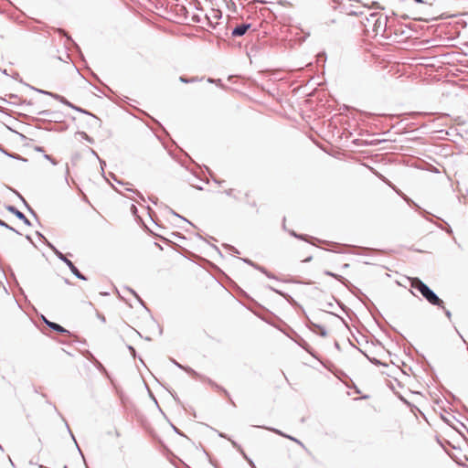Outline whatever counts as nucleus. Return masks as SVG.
I'll use <instances>...</instances> for the list:
<instances>
[{"label":"nucleus","mask_w":468,"mask_h":468,"mask_svg":"<svg viewBox=\"0 0 468 468\" xmlns=\"http://www.w3.org/2000/svg\"><path fill=\"white\" fill-rule=\"evenodd\" d=\"M411 288L419 292L421 296L432 306L442 307L443 300L423 281L420 278H413L411 281Z\"/></svg>","instance_id":"nucleus-1"},{"label":"nucleus","mask_w":468,"mask_h":468,"mask_svg":"<svg viewBox=\"0 0 468 468\" xmlns=\"http://www.w3.org/2000/svg\"><path fill=\"white\" fill-rule=\"evenodd\" d=\"M388 16H386L384 18V22L381 20V16L377 17L373 23L372 30L375 33V35H380L382 37L386 39H389L391 37V35L388 33Z\"/></svg>","instance_id":"nucleus-2"},{"label":"nucleus","mask_w":468,"mask_h":468,"mask_svg":"<svg viewBox=\"0 0 468 468\" xmlns=\"http://www.w3.org/2000/svg\"><path fill=\"white\" fill-rule=\"evenodd\" d=\"M406 201L409 204V206H410L412 208H414L420 214V217H422L424 219H426L429 222H433L431 218L435 217V215H433L430 211L426 210L425 208L421 207L418 203H416L413 199H411L410 197H408L406 199Z\"/></svg>","instance_id":"nucleus-3"},{"label":"nucleus","mask_w":468,"mask_h":468,"mask_svg":"<svg viewBox=\"0 0 468 468\" xmlns=\"http://www.w3.org/2000/svg\"><path fill=\"white\" fill-rule=\"evenodd\" d=\"M204 382H207L211 388H213L216 391L221 393L224 395V397L233 405L236 406L233 402L231 396L229 392L221 385L218 384L216 381L211 379L210 378L207 377L203 380Z\"/></svg>","instance_id":"nucleus-4"},{"label":"nucleus","mask_w":468,"mask_h":468,"mask_svg":"<svg viewBox=\"0 0 468 468\" xmlns=\"http://www.w3.org/2000/svg\"><path fill=\"white\" fill-rule=\"evenodd\" d=\"M259 428H261V429H264V430H267V431H272L273 433L277 434V435H280L283 438H286L292 441H294L295 443H297L298 445H300L301 447L305 448L304 444L297 438L290 435V434H287L285 432H283L282 431L279 430V429H276V428H273V427H268V426H258Z\"/></svg>","instance_id":"nucleus-5"},{"label":"nucleus","mask_w":468,"mask_h":468,"mask_svg":"<svg viewBox=\"0 0 468 468\" xmlns=\"http://www.w3.org/2000/svg\"><path fill=\"white\" fill-rule=\"evenodd\" d=\"M5 208L11 214H13L16 218L21 220L26 226H32L31 221L25 216L23 212H21L14 205H5Z\"/></svg>","instance_id":"nucleus-6"},{"label":"nucleus","mask_w":468,"mask_h":468,"mask_svg":"<svg viewBox=\"0 0 468 468\" xmlns=\"http://www.w3.org/2000/svg\"><path fill=\"white\" fill-rule=\"evenodd\" d=\"M307 328L313 333L319 335L322 337L327 336L328 333L326 328L320 324L313 322L311 319H308Z\"/></svg>","instance_id":"nucleus-7"},{"label":"nucleus","mask_w":468,"mask_h":468,"mask_svg":"<svg viewBox=\"0 0 468 468\" xmlns=\"http://www.w3.org/2000/svg\"><path fill=\"white\" fill-rule=\"evenodd\" d=\"M41 317L45 324L52 331L63 335H70V332L62 325H60L59 324L48 320L44 315H42Z\"/></svg>","instance_id":"nucleus-8"},{"label":"nucleus","mask_w":468,"mask_h":468,"mask_svg":"<svg viewBox=\"0 0 468 468\" xmlns=\"http://www.w3.org/2000/svg\"><path fill=\"white\" fill-rule=\"evenodd\" d=\"M252 27L251 23H243L236 26L231 30V37H239L244 36L247 31Z\"/></svg>","instance_id":"nucleus-9"},{"label":"nucleus","mask_w":468,"mask_h":468,"mask_svg":"<svg viewBox=\"0 0 468 468\" xmlns=\"http://www.w3.org/2000/svg\"><path fill=\"white\" fill-rule=\"evenodd\" d=\"M63 262L68 266V268L69 269L70 272L77 279H80L81 281H88L89 280L88 276H86L82 272H80V270L76 267V265L70 260H69L67 258V259H65V261Z\"/></svg>","instance_id":"nucleus-10"},{"label":"nucleus","mask_w":468,"mask_h":468,"mask_svg":"<svg viewBox=\"0 0 468 468\" xmlns=\"http://www.w3.org/2000/svg\"><path fill=\"white\" fill-rule=\"evenodd\" d=\"M434 218L441 221V224H436V226L439 229H441V230H443L444 232H446L447 234H449L452 238L453 241L459 247H461V245L459 243H457V240L453 235V230H452V227L450 226V224L447 221H445L443 218H441L440 217L435 216Z\"/></svg>","instance_id":"nucleus-11"},{"label":"nucleus","mask_w":468,"mask_h":468,"mask_svg":"<svg viewBox=\"0 0 468 468\" xmlns=\"http://www.w3.org/2000/svg\"><path fill=\"white\" fill-rule=\"evenodd\" d=\"M324 274L326 275V276H329V277H332L335 280H337L338 282H340L344 286L346 287H349V286H353L351 284V282L346 279L345 278L344 276L340 275V274H337L335 272H333L331 271H328V270H325L324 271Z\"/></svg>","instance_id":"nucleus-12"},{"label":"nucleus","mask_w":468,"mask_h":468,"mask_svg":"<svg viewBox=\"0 0 468 468\" xmlns=\"http://www.w3.org/2000/svg\"><path fill=\"white\" fill-rule=\"evenodd\" d=\"M0 152L2 154H4L5 155L12 158V159H15V160H17V161H21L23 163H27L28 162V159L16 154V153H14V152H10L8 151L7 149H5L2 144H0Z\"/></svg>","instance_id":"nucleus-13"},{"label":"nucleus","mask_w":468,"mask_h":468,"mask_svg":"<svg viewBox=\"0 0 468 468\" xmlns=\"http://www.w3.org/2000/svg\"><path fill=\"white\" fill-rule=\"evenodd\" d=\"M294 342L301 346L304 351L310 354L312 356L315 357V354L311 346L299 335H297V339Z\"/></svg>","instance_id":"nucleus-14"},{"label":"nucleus","mask_w":468,"mask_h":468,"mask_svg":"<svg viewBox=\"0 0 468 468\" xmlns=\"http://www.w3.org/2000/svg\"><path fill=\"white\" fill-rule=\"evenodd\" d=\"M285 220H286V218H283L282 228H283L284 230H286L292 237H293V238H295L297 239L308 241V239L311 238L310 236H308L306 234L297 233L293 229H287L286 226H285Z\"/></svg>","instance_id":"nucleus-15"},{"label":"nucleus","mask_w":468,"mask_h":468,"mask_svg":"<svg viewBox=\"0 0 468 468\" xmlns=\"http://www.w3.org/2000/svg\"><path fill=\"white\" fill-rule=\"evenodd\" d=\"M181 369L184 370L185 372H186L188 375H190L193 378L199 379V380L203 381L206 378L205 375L198 373L197 371H196L189 366L183 365V368H181Z\"/></svg>","instance_id":"nucleus-16"},{"label":"nucleus","mask_w":468,"mask_h":468,"mask_svg":"<svg viewBox=\"0 0 468 468\" xmlns=\"http://www.w3.org/2000/svg\"><path fill=\"white\" fill-rule=\"evenodd\" d=\"M87 115L91 118L90 121L88 122L89 127L100 128L101 126L102 122L97 115H95L91 112H90V114H87Z\"/></svg>","instance_id":"nucleus-17"},{"label":"nucleus","mask_w":468,"mask_h":468,"mask_svg":"<svg viewBox=\"0 0 468 468\" xmlns=\"http://www.w3.org/2000/svg\"><path fill=\"white\" fill-rule=\"evenodd\" d=\"M395 394L399 398V399L410 410L412 413H415L416 410H420V409L416 405H414L407 399H405L400 393L395 392Z\"/></svg>","instance_id":"nucleus-18"},{"label":"nucleus","mask_w":468,"mask_h":468,"mask_svg":"<svg viewBox=\"0 0 468 468\" xmlns=\"http://www.w3.org/2000/svg\"><path fill=\"white\" fill-rule=\"evenodd\" d=\"M360 353H362L367 358V360L372 363L373 365L375 366H381V367H388L387 363L385 362H382L381 360L376 358V357H371L369 356L365 351H363L361 348H358L356 346H355Z\"/></svg>","instance_id":"nucleus-19"},{"label":"nucleus","mask_w":468,"mask_h":468,"mask_svg":"<svg viewBox=\"0 0 468 468\" xmlns=\"http://www.w3.org/2000/svg\"><path fill=\"white\" fill-rule=\"evenodd\" d=\"M178 80L180 82H182L184 84H190V83L201 81L203 80V78H199L197 76L188 77L186 75H181V76H179Z\"/></svg>","instance_id":"nucleus-20"},{"label":"nucleus","mask_w":468,"mask_h":468,"mask_svg":"<svg viewBox=\"0 0 468 468\" xmlns=\"http://www.w3.org/2000/svg\"><path fill=\"white\" fill-rule=\"evenodd\" d=\"M48 243V248H49L53 251V253L58 257V259L63 262L65 259H67V257L52 242Z\"/></svg>","instance_id":"nucleus-21"},{"label":"nucleus","mask_w":468,"mask_h":468,"mask_svg":"<svg viewBox=\"0 0 468 468\" xmlns=\"http://www.w3.org/2000/svg\"><path fill=\"white\" fill-rule=\"evenodd\" d=\"M125 289L127 291H129L137 300L138 302L140 303V304L148 312L150 313V309L147 307L145 302L144 300L141 299V297L139 296V294L131 287H128L126 286Z\"/></svg>","instance_id":"nucleus-22"},{"label":"nucleus","mask_w":468,"mask_h":468,"mask_svg":"<svg viewBox=\"0 0 468 468\" xmlns=\"http://www.w3.org/2000/svg\"><path fill=\"white\" fill-rule=\"evenodd\" d=\"M64 105H67L68 107L71 108L72 110L76 111V112H79L80 113H83V114H90V111L84 109V108H81L78 105H75L73 104L72 102H70L69 101L67 100L66 103H63Z\"/></svg>","instance_id":"nucleus-23"},{"label":"nucleus","mask_w":468,"mask_h":468,"mask_svg":"<svg viewBox=\"0 0 468 468\" xmlns=\"http://www.w3.org/2000/svg\"><path fill=\"white\" fill-rule=\"evenodd\" d=\"M62 420H63V421L65 422V426H66V428H67V430H68V431H69V435H70V437H71L72 441H74V443H75V445H76V447H77V449H78V451H79L80 454V455H81V457L84 459V455H83V453H82V451L80 450V448L79 447V445H78V443H77V441H76L75 435L73 434V432H72V431L70 430V428H69V426L68 422L66 421V420H65L63 417H62Z\"/></svg>","instance_id":"nucleus-24"},{"label":"nucleus","mask_w":468,"mask_h":468,"mask_svg":"<svg viewBox=\"0 0 468 468\" xmlns=\"http://www.w3.org/2000/svg\"><path fill=\"white\" fill-rule=\"evenodd\" d=\"M282 298H283L287 303H289L292 307H294L295 309H296L298 306H300V303H299L297 301H295V300L293 299V297H292L291 294H289V293H287V292H284V293L282 294Z\"/></svg>","instance_id":"nucleus-25"},{"label":"nucleus","mask_w":468,"mask_h":468,"mask_svg":"<svg viewBox=\"0 0 468 468\" xmlns=\"http://www.w3.org/2000/svg\"><path fill=\"white\" fill-rule=\"evenodd\" d=\"M204 167H205L206 171L208 173L211 180L215 184H217L218 186H221L224 183V180L218 179V177L215 176L214 173L212 172V170L208 166L204 165Z\"/></svg>","instance_id":"nucleus-26"},{"label":"nucleus","mask_w":468,"mask_h":468,"mask_svg":"<svg viewBox=\"0 0 468 468\" xmlns=\"http://www.w3.org/2000/svg\"><path fill=\"white\" fill-rule=\"evenodd\" d=\"M94 367L103 375L109 378V373L106 369V367L97 359H95L93 362Z\"/></svg>","instance_id":"nucleus-27"},{"label":"nucleus","mask_w":468,"mask_h":468,"mask_svg":"<svg viewBox=\"0 0 468 468\" xmlns=\"http://www.w3.org/2000/svg\"><path fill=\"white\" fill-rule=\"evenodd\" d=\"M164 417L167 420L169 425L171 426L172 430L174 431L175 433H176L177 435L181 436V437H184V438H186L187 440H190L182 431H180L176 426H175L169 420L168 418L166 417V415L165 414Z\"/></svg>","instance_id":"nucleus-28"},{"label":"nucleus","mask_w":468,"mask_h":468,"mask_svg":"<svg viewBox=\"0 0 468 468\" xmlns=\"http://www.w3.org/2000/svg\"><path fill=\"white\" fill-rule=\"evenodd\" d=\"M259 271L263 273L266 277H268L269 279H274V280H278V278L272 274L271 272H270L264 266L261 265L260 266V269H259Z\"/></svg>","instance_id":"nucleus-29"},{"label":"nucleus","mask_w":468,"mask_h":468,"mask_svg":"<svg viewBox=\"0 0 468 468\" xmlns=\"http://www.w3.org/2000/svg\"><path fill=\"white\" fill-rule=\"evenodd\" d=\"M0 227L5 228L12 232H15L17 235H21V233L17 229H16L15 228H13L12 226L7 224L5 221H4L1 218H0Z\"/></svg>","instance_id":"nucleus-30"},{"label":"nucleus","mask_w":468,"mask_h":468,"mask_svg":"<svg viewBox=\"0 0 468 468\" xmlns=\"http://www.w3.org/2000/svg\"><path fill=\"white\" fill-rule=\"evenodd\" d=\"M77 134L80 135V137L89 144H94V139L91 136H90L87 133L83 131H79Z\"/></svg>","instance_id":"nucleus-31"},{"label":"nucleus","mask_w":468,"mask_h":468,"mask_svg":"<svg viewBox=\"0 0 468 468\" xmlns=\"http://www.w3.org/2000/svg\"><path fill=\"white\" fill-rule=\"evenodd\" d=\"M241 456L243 457V459L248 463V464L251 467V468H256V465H255V463L253 462V460L248 456V454L244 452H242L241 453Z\"/></svg>","instance_id":"nucleus-32"},{"label":"nucleus","mask_w":468,"mask_h":468,"mask_svg":"<svg viewBox=\"0 0 468 468\" xmlns=\"http://www.w3.org/2000/svg\"><path fill=\"white\" fill-rule=\"evenodd\" d=\"M126 190L135 194L138 197L140 201H142L144 203L146 202V199L144 197V195L141 192H139L137 189H135V188H126Z\"/></svg>","instance_id":"nucleus-33"},{"label":"nucleus","mask_w":468,"mask_h":468,"mask_svg":"<svg viewBox=\"0 0 468 468\" xmlns=\"http://www.w3.org/2000/svg\"><path fill=\"white\" fill-rule=\"evenodd\" d=\"M35 235L37 237V239L43 242L44 245H46L48 247V242H50L45 236L42 232L37 230L35 232Z\"/></svg>","instance_id":"nucleus-34"},{"label":"nucleus","mask_w":468,"mask_h":468,"mask_svg":"<svg viewBox=\"0 0 468 468\" xmlns=\"http://www.w3.org/2000/svg\"><path fill=\"white\" fill-rule=\"evenodd\" d=\"M147 390H148V394H149V397L151 398V399L154 402V404L156 405V407L158 408L160 412L163 415H165L164 411L162 410V409L160 408V406L158 404V401H157L156 398L154 397V395L153 394V392L151 391V389L148 387H147Z\"/></svg>","instance_id":"nucleus-35"},{"label":"nucleus","mask_w":468,"mask_h":468,"mask_svg":"<svg viewBox=\"0 0 468 468\" xmlns=\"http://www.w3.org/2000/svg\"><path fill=\"white\" fill-rule=\"evenodd\" d=\"M27 210L37 221L38 225L41 226V223L39 221V218H38L37 212L33 209V207L31 206H28L27 207Z\"/></svg>","instance_id":"nucleus-36"},{"label":"nucleus","mask_w":468,"mask_h":468,"mask_svg":"<svg viewBox=\"0 0 468 468\" xmlns=\"http://www.w3.org/2000/svg\"><path fill=\"white\" fill-rule=\"evenodd\" d=\"M27 210L37 221L38 225L41 226V223L39 221V218H38L37 212L33 209V207L31 206H28L27 207Z\"/></svg>","instance_id":"nucleus-37"},{"label":"nucleus","mask_w":468,"mask_h":468,"mask_svg":"<svg viewBox=\"0 0 468 468\" xmlns=\"http://www.w3.org/2000/svg\"><path fill=\"white\" fill-rule=\"evenodd\" d=\"M49 96L52 97L53 99L58 101L62 104L66 103V101H67V99L64 96L59 95L58 93L51 92V95H49Z\"/></svg>","instance_id":"nucleus-38"},{"label":"nucleus","mask_w":468,"mask_h":468,"mask_svg":"<svg viewBox=\"0 0 468 468\" xmlns=\"http://www.w3.org/2000/svg\"><path fill=\"white\" fill-rule=\"evenodd\" d=\"M98 161L100 163L101 176L104 179H106V176H105V172H104V168L106 166V162H105V160L101 159V157H98Z\"/></svg>","instance_id":"nucleus-39"},{"label":"nucleus","mask_w":468,"mask_h":468,"mask_svg":"<svg viewBox=\"0 0 468 468\" xmlns=\"http://www.w3.org/2000/svg\"><path fill=\"white\" fill-rule=\"evenodd\" d=\"M296 309L299 312H301L302 315L304 317V323H305V325L307 326V322H308V319H310V317L306 314L304 308L303 307V305L300 304V306H298Z\"/></svg>","instance_id":"nucleus-40"},{"label":"nucleus","mask_w":468,"mask_h":468,"mask_svg":"<svg viewBox=\"0 0 468 468\" xmlns=\"http://www.w3.org/2000/svg\"><path fill=\"white\" fill-rule=\"evenodd\" d=\"M296 309L299 312H301L302 315L304 317V323H305V325L307 326V322H308V319H310V317L306 314L304 308L303 307V305L300 304V306H298Z\"/></svg>","instance_id":"nucleus-41"},{"label":"nucleus","mask_w":468,"mask_h":468,"mask_svg":"<svg viewBox=\"0 0 468 468\" xmlns=\"http://www.w3.org/2000/svg\"><path fill=\"white\" fill-rule=\"evenodd\" d=\"M5 127H6V129H7L8 131H10L11 133H14L17 134V135L20 137V139H21L22 141H24V140H27V137L26 135H24L23 133H18L17 131L14 130L13 128H11L10 126H8V125H6V124H5Z\"/></svg>","instance_id":"nucleus-42"},{"label":"nucleus","mask_w":468,"mask_h":468,"mask_svg":"<svg viewBox=\"0 0 468 468\" xmlns=\"http://www.w3.org/2000/svg\"><path fill=\"white\" fill-rule=\"evenodd\" d=\"M27 87H29L30 89L34 90L35 91L38 92V93H41V94H45V95H51V91H48V90H41V89H38V88H35V87H32L28 84H26Z\"/></svg>","instance_id":"nucleus-43"},{"label":"nucleus","mask_w":468,"mask_h":468,"mask_svg":"<svg viewBox=\"0 0 468 468\" xmlns=\"http://www.w3.org/2000/svg\"><path fill=\"white\" fill-rule=\"evenodd\" d=\"M346 14L348 16H362L363 15V11H360V10H355V9H350L348 11H346Z\"/></svg>","instance_id":"nucleus-44"},{"label":"nucleus","mask_w":468,"mask_h":468,"mask_svg":"<svg viewBox=\"0 0 468 468\" xmlns=\"http://www.w3.org/2000/svg\"><path fill=\"white\" fill-rule=\"evenodd\" d=\"M38 115L49 117L52 116L55 112L51 110H43L37 112Z\"/></svg>","instance_id":"nucleus-45"},{"label":"nucleus","mask_w":468,"mask_h":468,"mask_svg":"<svg viewBox=\"0 0 468 468\" xmlns=\"http://www.w3.org/2000/svg\"><path fill=\"white\" fill-rule=\"evenodd\" d=\"M229 441L231 442L232 446H233L235 449H237V451H238L239 453H241L242 452H244V450H243V448L241 447V445H240V444H239L236 441L231 440V439H230V440H229Z\"/></svg>","instance_id":"nucleus-46"},{"label":"nucleus","mask_w":468,"mask_h":468,"mask_svg":"<svg viewBox=\"0 0 468 468\" xmlns=\"http://www.w3.org/2000/svg\"><path fill=\"white\" fill-rule=\"evenodd\" d=\"M266 288H267V289H269L270 291H271V292H275V293L279 294L280 296H282V294L284 293V292H283V291L279 290V289H277V288H275V287H273V286H271V285H270V284H268V285L266 286Z\"/></svg>","instance_id":"nucleus-47"},{"label":"nucleus","mask_w":468,"mask_h":468,"mask_svg":"<svg viewBox=\"0 0 468 468\" xmlns=\"http://www.w3.org/2000/svg\"><path fill=\"white\" fill-rule=\"evenodd\" d=\"M0 100H2L3 101H5L6 103L15 104V105H22L23 103L26 102V100H23V99H19V101H16V102H11L8 101V99H3L1 97H0Z\"/></svg>","instance_id":"nucleus-48"},{"label":"nucleus","mask_w":468,"mask_h":468,"mask_svg":"<svg viewBox=\"0 0 468 468\" xmlns=\"http://www.w3.org/2000/svg\"><path fill=\"white\" fill-rule=\"evenodd\" d=\"M111 176H112V178L115 182H117V183H118V185H122V186L131 185V183H129V182H124V181H122V180H119V179L117 178V176H116L115 175H113V174H111Z\"/></svg>","instance_id":"nucleus-49"},{"label":"nucleus","mask_w":468,"mask_h":468,"mask_svg":"<svg viewBox=\"0 0 468 468\" xmlns=\"http://www.w3.org/2000/svg\"><path fill=\"white\" fill-rule=\"evenodd\" d=\"M126 347H127V349L129 350V352H130V354L132 355V356H133V358H135V357H136V356H137V353H136L135 348H134L132 345H126Z\"/></svg>","instance_id":"nucleus-50"},{"label":"nucleus","mask_w":468,"mask_h":468,"mask_svg":"<svg viewBox=\"0 0 468 468\" xmlns=\"http://www.w3.org/2000/svg\"><path fill=\"white\" fill-rule=\"evenodd\" d=\"M428 367H429V369L431 372V376H432L433 380L437 381L439 378H438V376H437L433 367L431 364H428Z\"/></svg>","instance_id":"nucleus-51"},{"label":"nucleus","mask_w":468,"mask_h":468,"mask_svg":"<svg viewBox=\"0 0 468 468\" xmlns=\"http://www.w3.org/2000/svg\"><path fill=\"white\" fill-rule=\"evenodd\" d=\"M440 309H442L444 314L447 316L448 319L451 320L452 318V313L449 309H447L445 306H444V303L442 304V307H439Z\"/></svg>","instance_id":"nucleus-52"},{"label":"nucleus","mask_w":468,"mask_h":468,"mask_svg":"<svg viewBox=\"0 0 468 468\" xmlns=\"http://www.w3.org/2000/svg\"><path fill=\"white\" fill-rule=\"evenodd\" d=\"M284 282H293V283H303V284H311L312 283V281H308V282H298V281H295L294 279L291 278L290 280H284Z\"/></svg>","instance_id":"nucleus-53"},{"label":"nucleus","mask_w":468,"mask_h":468,"mask_svg":"<svg viewBox=\"0 0 468 468\" xmlns=\"http://www.w3.org/2000/svg\"><path fill=\"white\" fill-rule=\"evenodd\" d=\"M445 392H446V394H447L448 396H450V397H451V399H452L454 401H460V399H459L458 397H456V396H455L452 391H450V390L446 389V390H445Z\"/></svg>","instance_id":"nucleus-54"},{"label":"nucleus","mask_w":468,"mask_h":468,"mask_svg":"<svg viewBox=\"0 0 468 468\" xmlns=\"http://www.w3.org/2000/svg\"><path fill=\"white\" fill-rule=\"evenodd\" d=\"M148 200L153 203L154 205L157 206L158 205V202H159V199L157 197H154V196H151L148 197Z\"/></svg>","instance_id":"nucleus-55"},{"label":"nucleus","mask_w":468,"mask_h":468,"mask_svg":"<svg viewBox=\"0 0 468 468\" xmlns=\"http://www.w3.org/2000/svg\"><path fill=\"white\" fill-rule=\"evenodd\" d=\"M69 165L66 164V169H65V181L67 183V185L69 186Z\"/></svg>","instance_id":"nucleus-56"},{"label":"nucleus","mask_w":468,"mask_h":468,"mask_svg":"<svg viewBox=\"0 0 468 468\" xmlns=\"http://www.w3.org/2000/svg\"><path fill=\"white\" fill-rule=\"evenodd\" d=\"M215 431H217L218 437L224 438V439H227V440H230V437L228 434H226V433H224L222 431H217V430H215Z\"/></svg>","instance_id":"nucleus-57"},{"label":"nucleus","mask_w":468,"mask_h":468,"mask_svg":"<svg viewBox=\"0 0 468 468\" xmlns=\"http://www.w3.org/2000/svg\"><path fill=\"white\" fill-rule=\"evenodd\" d=\"M34 151H36L37 153H43V154H45L44 147L40 146V145H35L34 146Z\"/></svg>","instance_id":"nucleus-58"},{"label":"nucleus","mask_w":468,"mask_h":468,"mask_svg":"<svg viewBox=\"0 0 468 468\" xmlns=\"http://www.w3.org/2000/svg\"><path fill=\"white\" fill-rule=\"evenodd\" d=\"M25 238L27 239V240H28L30 242V244L35 247V248H37V244L34 242V240L32 239L31 236L27 234L25 236Z\"/></svg>","instance_id":"nucleus-59"},{"label":"nucleus","mask_w":468,"mask_h":468,"mask_svg":"<svg viewBox=\"0 0 468 468\" xmlns=\"http://www.w3.org/2000/svg\"><path fill=\"white\" fill-rule=\"evenodd\" d=\"M12 192H14L16 197L23 202V199H25V197L16 189L14 188H9Z\"/></svg>","instance_id":"nucleus-60"},{"label":"nucleus","mask_w":468,"mask_h":468,"mask_svg":"<svg viewBox=\"0 0 468 468\" xmlns=\"http://www.w3.org/2000/svg\"><path fill=\"white\" fill-rule=\"evenodd\" d=\"M12 192H14L16 197L23 202V199H25V197L16 189L14 188H9Z\"/></svg>","instance_id":"nucleus-61"},{"label":"nucleus","mask_w":468,"mask_h":468,"mask_svg":"<svg viewBox=\"0 0 468 468\" xmlns=\"http://www.w3.org/2000/svg\"><path fill=\"white\" fill-rule=\"evenodd\" d=\"M240 260H241L244 263H246V264H248V265H250V266L253 265V261H251V260H250V259H249V258H240Z\"/></svg>","instance_id":"nucleus-62"},{"label":"nucleus","mask_w":468,"mask_h":468,"mask_svg":"<svg viewBox=\"0 0 468 468\" xmlns=\"http://www.w3.org/2000/svg\"><path fill=\"white\" fill-rule=\"evenodd\" d=\"M170 361H171V362H172L176 367H177L178 368H180V369H181V368H183V365H182V364H180V363H178L175 358H172V357H171V358H170Z\"/></svg>","instance_id":"nucleus-63"},{"label":"nucleus","mask_w":468,"mask_h":468,"mask_svg":"<svg viewBox=\"0 0 468 468\" xmlns=\"http://www.w3.org/2000/svg\"><path fill=\"white\" fill-rule=\"evenodd\" d=\"M229 250L233 253V254H239V250L235 248L234 246L232 245H229Z\"/></svg>","instance_id":"nucleus-64"}]
</instances>
